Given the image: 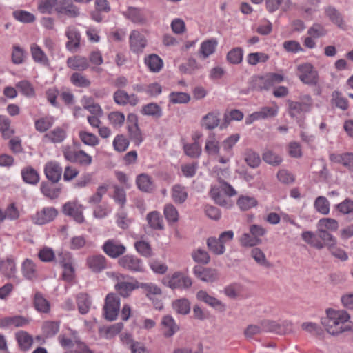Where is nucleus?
Returning <instances> with one entry per match:
<instances>
[{
  "label": "nucleus",
  "instance_id": "obj_23",
  "mask_svg": "<svg viewBox=\"0 0 353 353\" xmlns=\"http://www.w3.org/2000/svg\"><path fill=\"white\" fill-rule=\"evenodd\" d=\"M30 323L28 318L22 316H6L0 319V327H25Z\"/></svg>",
  "mask_w": 353,
  "mask_h": 353
},
{
  "label": "nucleus",
  "instance_id": "obj_20",
  "mask_svg": "<svg viewBox=\"0 0 353 353\" xmlns=\"http://www.w3.org/2000/svg\"><path fill=\"white\" fill-rule=\"evenodd\" d=\"M325 14L329 20L342 30H346V23L342 14L334 6H329L325 8Z\"/></svg>",
  "mask_w": 353,
  "mask_h": 353
},
{
  "label": "nucleus",
  "instance_id": "obj_30",
  "mask_svg": "<svg viewBox=\"0 0 353 353\" xmlns=\"http://www.w3.org/2000/svg\"><path fill=\"white\" fill-rule=\"evenodd\" d=\"M188 195V192L185 186L180 184H176L172 186L171 190V196L175 203H183L186 201Z\"/></svg>",
  "mask_w": 353,
  "mask_h": 353
},
{
  "label": "nucleus",
  "instance_id": "obj_29",
  "mask_svg": "<svg viewBox=\"0 0 353 353\" xmlns=\"http://www.w3.org/2000/svg\"><path fill=\"white\" fill-rule=\"evenodd\" d=\"M336 210L343 215L347 216L348 221H353V200L346 198L336 205Z\"/></svg>",
  "mask_w": 353,
  "mask_h": 353
},
{
  "label": "nucleus",
  "instance_id": "obj_42",
  "mask_svg": "<svg viewBox=\"0 0 353 353\" xmlns=\"http://www.w3.org/2000/svg\"><path fill=\"white\" fill-rule=\"evenodd\" d=\"M236 204L241 210L248 211L250 209L256 207L258 204V201L254 196L242 195L239 197Z\"/></svg>",
  "mask_w": 353,
  "mask_h": 353
},
{
  "label": "nucleus",
  "instance_id": "obj_39",
  "mask_svg": "<svg viewBox=\"0 0 353 353\" xmlns=\"http://www.w3.org/2000/svg\"><path fill=\"white\" fill-rule=\"evenodd\" d=\"M216 46L217 41L216 39H212L204 41L201 44L199 53L203 59H206L214 52Z\"/></svg>",
  "mask_w": 353,
  "mask_h": 353
},
{
  "label": "nucleus",
  "instance_id": "obj_38",
  "mask_svg": "<svg viewBox=\"0 0 353 353\" xmlns=\"http://www.w3.org/2000/svg\"><path fill=\"white\" fill-rule=\"evenodd\" d=\"M11 121L4 115H0V132L3 139H10L14 134V130L11 127Z\"/></svg>",
  "mask_w": 353,
  "mask_h": 353
},
{
  "label": "nucleus",
  "instance_id": "obj_57",
  "mask_svg": "<svg viewBox=\"0 0 353 353\" xmlns=\"http://www.w3.org/2000/svg\"><path fill=\"white\" fill-rule=\"evenodd\" d=\"M72 83L80 88H88L90 85L91 81L79 72H74L70 77Z\"/></svg>",
  "mask_w": 353,
  "mask_h": 353
},
{
  "label": "nucleus",
  "instance_id": "obj_41",
  "mask_svg": "<svg viewBox=\"0 0 353 353\" xmlns=\"http://www.w3.org/2000/svg\"><path fill=\"white\" fill-rule=\"evenodd\" d=\"M261 325L262 326L261 329L265 332H274L280 334L284 332L281 325L273 320L264 319L261 321Z\"/></svg>",
  "mask_w": 353,
  "mask_h": 353
},
{
  "label": "nucleus",
  "instance_id": "obj_19",
  "mask_svg": "<svg viewBox=\"0 0 353 353\" xmlns=\"http://www.w3.org/2000/svg\"><path fill=\"white\" fill-rule=\"evenodd\" d=\"M56 11L72 18L80 15L79 8L73 3L72 0H60Z\"/></svg>",
  "mask_w": 353,
  "mask_h": 353
},
{
  "label": "nucleus",
  "instance_id": "obj_58",
  "mask_svg": "<svg viewBox=\"0 0 353 353\" xmlns=\"http://www.w3.org/2000/svg\"><path fill=\"white\" fill-rule=\"evenodd\" d=\"M243 51L241 48H234L228 52L227 60L232 64H239L243 60Z\"/></svg>",
  "mask_w": 353,
  "mask_h": 353
},
{
  "label": "nucleus",
  "instance_id": "obj_6",
  "mask_svg": "<svg viewBox=\"0 0 353 353\" xmlns=\"http://www.w3.org/2000/svg\"><path fill=\"white\" fill-rule=\"evenodd\" d=\"M289 114L292 117H297L302 113L310 111L312 106V99L310 96L303 97L299 101L288 100Z\"/></svg>",
  "mask_w": 353,
  "mask_h": 353
},
{
  "label": "nucleus",
  "instance_id": "obj_26",
  "mask_svg": "<svg viewBox=\"0 0 353 353\" xmlns=\"http://www.w3.org/2000/svg\"><path fill=\"white\" fill-rule=\"evenodd\" d=\"M66 63L68 68L77 71H84L90 67L88 59L81 55L69 57Z\"/></svg>",
  "mask_w": 353,
  "mask_h": 353
},
{
  "label": "nucleus",
  "instance_id": "obj_40",
  "mask_svg": "<svg viewBox=\"0 0 353 353\" xmlns=\"http://www.w3.org/2000/svg\"><path fill=\"white\" fill-rule=\"evenodd\" d=\"M270 87H272V85L270 84V81L269 80L268 74H266L265 76H255L252 78V89L258 91H261L263 90H267Z\"/></svg>",
  "mask_w": 353,
  "mask_h": 353
},
{
  "label": "nucleus",
  "instance_id": "obj_5",
  "mask_svg": "<svg viewBox=\"0 0 353 353\" xmlns=\"http://www.w3.org/2000/svg\"><path fill=\"white\" fill-rule=\"evenodd\" d=\"M103 310L105 319L110 321H114L117 318L120 310L119 296L114 293L108 294L105 299Z\"/></svg>",
  "mask_w": 353,
  "mask_h": 353
},
{
  "label": "nucleus",
  "instance_id": "obj_16",
  "mask_svg": "<svg viewBox=\"0 0 353 353\" xmlns=\"http://www.w3.org/2000/svg\"><path fill=\"white\" fill-rule=\"evenodd\" d=\"M68 41L65 46L70 52H76L80 46L81 34L74 26H68L65 31Z\"/></svg>",
  "mask_w": 353,
  "mask_h": 353
},
{
  "label": "nucleus",
  "instance_id": "obj_22",
  "mask_svg": "<svg viewBox=\"0 0 353 353\" xmlns=\"http://www.w3.org/2000/svg\"><path fill=\"white\" fill-rule=\"evenodd\" d=\"M123 14L134 23L143 25L147 22L143 10L139 8L130 6L125 12H123Z\"/></svg>",
  "mask_w": 353,
  "mask_h": 353
},
{
  "label": "nucleus",
  "instance_id": "obj_63",
  "mask_svg": "<svg viewBox=\"0 0 353 353\" xmlns=\"http://www.w3.org/2000/svg\"><path fill=\"white\" fill-rule=\"evenodd\" d=\"M245 161L251 168H256L261 163L259 155L252 150H246L245 153Z\"/></svg>",
  "mask_w": 353,
  "mask_h": 353
},
{
  "label": "nucleus",
  "instance_id": "obj_44",
  "mask_svg": "<svg viewBox=\"0 0 353 353\" xmlns=\"http://www.w3.org/2000/svg\"><path fill=\"white\" fill-rule=\"evenodd\" d=\"M34 305L35 309L40 312L48 313L50 311L49 302L39 292H36L34 294Z\"/></svg>",
  "mask_w": 353,
  "mask_h": 353
},
{
  "label": "nucleus",
  "instance_id": "obj_18",
  "mask_svg": "<svg viewBox=\"0 0 353 353\" xmlns=\"http://www.w3.org/2000/svg\"><path fill=\"white\" fill-rule=\"evenodd\" d=\"M196 298L198 300L204 302L209 306L218 310L220 312H224L226 309L225 305L220 300L210 295L205 290H199L196 293Z\"/></svg>",
  "mask_w": 353,
  "mask_h": 353
},
{
  "label": "nucleus",
  "instance_id": "obj_13",
  "mask_svg": "<svg viewBox=\"0 0 353 353\" xmlns=\"http://www.w3.org/2000/svg\"><path fill=\"white\" fill-rule=\"evenodd\" d=\"M194 274L200 280L213 283L219 279V273L216 269L196 265L193 269Z\"/></svg>",
  "mask_w": 353,
  "mask_h": 353
},
{
  "label": "nucleus",
  "instance_id": "obj_56",
  "mask_svg": "<svg viewBox=\"0 0 353 353\" xmlns=\"http://www.w3.org/2000/svg\"><path fill=\"white\" fill-rule=\"evenodd\" d=\"M129 144V140L123 134L117 135L112 143L114 149L119 152H125L128 149Z\"/></svg>",
  "mask_w": 353,
  "mask_h": 353
},
{
  "label": "nucleus",
  "instance_id": "obj_2",
  "mask_svg": "<svg viewBox=\"0 0 353 353\" xmlns=\"http://www.w3.org/2000/svg\"><path fill=\"white\" fill-rule=\"evenodd\" d=\"M301 237L305 242L318 250L325 247L332 248L336 245V238L323 228H318L315 233L311 231L303 232Z\"/></svg>",
  "mask_w": 353,
  "mask_h": 353
},
{
  "label": "nucleus",
  "instance_id": "obj_12",
  "mask_svg": "<svg viewBox=\"0 0 353 353\" xmlns=\"http://www.w3.org/2000/svg\"><path fill=\"white\" fill-rule=\"evenodd\" d=\"M129 46L132 52L141 53L147 46V39L141 32L134 30L129 36Z\"/></svg>",
  "mask_w": 353,
  "mask_h": 353
},
{
  "label": "nucleus",
  "instance_id": "obj_64",
  "mask_svg": "<svg viewBox=\"0 0 353 353\" xmlns=\"http://www.w3.org/2000/svg\"><path fill=\"white\" fill-rule=\"evenodd\" d=\"M59 330V325L55 321H46L42 326V330L46 337L54 336Z\"/></svg>",
  "mask_w": 353,
  "mask_h": 353
},
{
  "label": "nucleus",
  "instance_id": "obj_15",
  "mask_svg": "<svg viewBox=\"0 0 353 353\" xmlns=\"http://www.w3.org/2000/svg\"><path fill=\"white\" fill-rule=\"evenodd\" d=\"M113 100L119 105L129 104L135 106L139 103V98L135 94H129L123 89H118L113 94Z\"/></svg>",
  "mask_w": 353,
  "mask_h": 353
},
{
  "label": "nucleus",
  "instance_id": "obj_61",
  "mask_svg": "<svg viewBox=\"0 0 353 353\" xmlns=\"http://www.w3.org/2000/svg\"><path fill=\"white\" fill-rule=\"evenodd\" d=\"M269 59V56L263 52H252L247 57V61L251 65H256L259 63H265Z\"/></svg>",
  "mask_w": 353,
  "mask_h": 353
},
{
  "label": "nucleus",
  "instance_id": "obj_52",
  "mask_svg": "<svg viewBox=\"0 0 353 353\" xmlns=\"http://www.w3.org/2000/svg\"><path fill=\"white\" fill-rule=\"evenodd\" d=\"M12 15L17 21L23 23H31L36 19L35 16L32 13L22 10L14 11Z\"/></svg>",
  "mask_w": 353,
  "mask_h": 353
},
{
  "label": "nucleus",
  "instance_id": "obj_33",
  "mask_svg": "<svg viewBox=\"0 0 353 353\" xmlns=\"http://www.w3.org/2000/svg\"><path fill=\"white\" fill-rule=\"evenodd\" d=\"M30 52L32 59L36 63H41L43 65H49L48 57L37 44L33 43L31 45Z\"/></svg>",
  "mask_w": 353,
  "mask_h": 353
},
{
  "label": "nucleus",
  "instance_id": "obj_43",
  "mask_svg": "<svg viewBox=\"0 0 353 353\" xmlns=\"http://www.w3.org/2000/svg\"><path fill=\"white\" fill-rule=\"evenodd\" d=\"M40 189L42 194L50 199L58 198L61 191V188L52 186L45 182L41 183Z\"/></svg>",
  "mask_w": 353,
  "mask_h": 353
},
{
  "label": "nucleus",
  "instance_id": "obj_24",
  "mask_svg": "<svg viewBox=\"0 0 353 353\" xmlns=\"http://www.w3.org/2000/svg\"><path fill=\"white\" fill-rule=\"evenodd\" d=\"M136 185L138 189L143 192L150 193L154 190V183L152 178L145 173L137 176Z\"/></svg>",
  "mask_w": 353,
  "mask_h": 353
},
{
  "label": "nucleus",
  "instance_id": "obj_59",
  "mask_svg": "<svg viewBox=\"0 0 353 353\" xmlns=\"http://www.w3.org/2000/svg\"><path fill=\"white\" fill-rule=\"evenodd\" d=\"M54 123V119L51 117H46L39 119L35 121V128L40 132H46Z\"/></svg>",
  "mask_w": 353,
  "mask_h": 353
},
{
  "label": "nucleus",
  "instance_id": "obj_8",
  "mask_svg": "<svg viewBox=\"0 0 353 353\" xmlns=\"http://www.w3.org/2000/svg\"><path fill=\"white\" fill-rule=\"evenodd\" d=\"M58 215V210L54 207H45L31 216L35 225H42L53 221Z\"/></svg>",
  "mask_w": 353,
  "mask_h": 353
},
{
  "label": "nucleus",
  "instance_id": "obj_46",
  "mask_svg": "<svg viewBox=\"0 0 353 353\" xmlns=\"http://www.w3.org/2000/svg\"><path fill=\"white\" fill-rule=\"evenodd\" d=\"M23 181L30 184L35 185L39 181L38 172L31 167L23 168L21 171Z\"/></svg>",
  "mask_w": 353,
  "mask_h": 353
},
{
  "label": "nucleus",
  "instance_id": "obj_9",
  "mask_svg": "<svg viewBox=\"0 0 353 353\" xmlns=\"http://www.w3.org/2000/svg\"><path fill=\"white\" fill-rule=\"evenodd\" d=\"M83 211V206L77 201H68L62 208V212L65 215L70 216L79 223L85 221Z\"/></svg>",
  "mask_w": 353,
  "mask_h": 353
},
{
  "label": "nucleus",
  "instance_id": "obj_7",
  "mask_svg": "<svg viewBox=\"0 0 353 353\" xmlns=\"http://www.w3.org/2000/svg\"><path fill=\"white\" fill-rule=\"evenodd\" d=\"M299 79L304 83L316 85L319 82L318 72L309 63L300 64L297 67Z\"/></svg>",
  "mask_w": 353,
  "mask_h": 353
},
{
  "label": "nucleus",
  "instance_id": "obj_3",
  "mask_svg": "<svg viewBox=\"0 0 353 353\" xmlns=\"http://www.w3.org/2000/svg\"><path fill=\"white\" fill-rule=\"evenodd\" d=\"M164 285L170 288L172 290L189 289L192 285V279L182 272L177 271L170 276H166L162 280Z\"/></svg>",
  "mask_w": 353,
  "mask_h": 353
},
{
  "label": "nucleus",
  "instance_id": "obj_50",
  "mask_svg": "<svg viewBox=\"0 0 353 353\" xmlns=\"http://www.w3.org/2000/svg\"><path fill=\"white\" fill-rule=\"evenodd\" d=\"M185 154L191 158H199L202 152L201 146L198 141L192 143H187L183 146Z\"/></svg>",
  "mask_w": 353,
  "mask_h": 353
},
{
  "label": "nucleus",
  "instance_id": "obj_32",
  "mask_svg": "<svg viewBox=\"0 0 353 353\" xmlns=\"http://www.w3.org/2000/svg\"><path fill=\"white\" fill-rule=\"evenodd\" d=\"M144 62L150 71L152 72H159L163 65V60L155 54L147 56L144 59Z\"/></svg>",
  "mask_w": 353,
  "mask_h": 353
},
{
  "label": "nucleus",
  "instance_id": "obj_11",
  "mask_svg": "<svg viewBox=\"0 0 353 353\" xmlns=\"http://www.w3.org/2000/svg\"><path fill=\"white\" fill-rule=\"evenodd\" d=\"M103 251L110 258L117 259L126 252L125 246L115 239L107 240L102 246Z\"/></svg>",
  "mask_w": 353,
  "mask_h": 353
},
{
  "label": "nucleus",
  "instance_id": "obj_45",
  "mask_svg": "<svg viewBox=\"0 0 353 353\" xmlns=\"http://www.w3.org/2000/svg\"><path fill=\"white\" fill-rule=\"evenodd\" d=\"M22 274L23 276L28 279L32 280L37 276L36 265L30 259H26L22 263Z\"/></svg>",
  "mask_w": 353,
  "mask_h": 353
},
{
  "label": "nucleus",
  "instance_id": "obj_34",
  "mask_svg": "<svg viewBox=\"0 0 353 353\" xmlns=\"http://www.w3.org/2000/svg\"><path fill=\"white\" fill-rule=\"evenodd\" d=\"M279 107L275 103L272 107L265 106L261 108L259 111L252 113L254 119H267L269 117H274L278 114Z\"/></svg>",
  "mask_w": 353,
  "mask_h": 353
},
{
  "label": "nucleus",
  "instance_id": "obj_37",
  "mask_svg": "<svg viewBox=\"0 0 353 353\" xmlns=\"http://www.w3.org/2000/svg\"><path fill=\"white\" fill-rule=\"evenodd\" d=\"M219 143L214 133H210L206 139L205 152L209 155H218L219 154Z\"/></svg>",
  "mask_w": 353,
  "mask_h": 353
},
{
  "label": "nucleus",
  "instance_id": "obj_4",
  "mask_svg": "<svg viewBox=\"0 0 353 353\" xmlns=\"http://www.w3.org/2000/svg\"><path fill=\"white\" fill-rule=\"evenodd\" d=\"M62 152L67 161L81 166L88 167L92 162V158L90 154L81 150H75L70 145L63 146Z\"/></svg>",
  "mask_w": 353,
  "mask_h": 353
},
{
  "label": "nucleus",
  "instance_id": "obj_35",
  "mask_svg": "<svg viewBox=\"0 0 353 353\" xmlns=\"http://www.w3.org/2000/svg\"><path fill=\"white\" fill-rule=\"evenodd\" d=\"M220 123L219 112H209L203 117L201 125L207 130L216 128Z\"/></svg>",
  "mask_w": 353,
  "mask_h": 353
},
{
  "label": "nucleus",
  "instance_id": "obj_48",
  "mask_svg": "<svg viewBox=\"0 0 353 353\" xmlns=\"http://www.w3.org/2000/svg\"><path fill=\"white\" fill-rule=\"evenodd\" d=\"M146 219L152 229L162 230L163 228V220L159 212L153 211L148 213Z\"/></svg>",
  "mask_w": 353,
  "mask_h": 353
},
{
  "label": "nucleus",
  "instance_id": "obj_36",
  "mask_svg": "<svg viewBox=\"0 0 353 353\" xmlns=\"http://www.w3.org/2000/svg\"><path fill=\"white\" fill-rule=\"evenodd\" d=\"M15 336L21 350L26 351L31 347L33 339L27 332L19 331L16 333Z\"/></svg>",
  "mask_w": 353,
  "mask_h": 353
},
{
  "label": "nucleus",
  "instance_id": "obj_47",
  "mask_svg": "<svg viewBox=\"0 0 353 353\" xmlns=\"http://www.w3.org/2000/svg\"><path fill=\"white\" fill-rule=\"evenodd\" d=\"M206 244L210 251L216 255H221L225 252V247L223 246L218 241V238L214 236L209 237L207 239Z\"/></svg>",
  "mask_w": 353,
  "mask_h": 353
},
{
  "label": "nucleus",
  "instance_id": "obj_25",
  "mask_svg": "<svg viewBox=\"0 0 353 353\" xmlns=\"http://www.w3.org/2000/svg\"><path fill=\"white\" fill-rule=\"evenodd\" d=\"M161 325L163 334L165 338L172 336L179 330L174 319L170 315L164 316L162 318Z\"/></svg>",
  "mask_w": 353,
  "mask_h": 353
},
{
  "label": "nucleus",
  "instance_id": "obj_55",
  "mask_svg": "<svg viewBox=\"0 0 353 353\" xmlns=\"http://www.w3.org/2000/svg\"><path fill=\"white\" fill-rule=\"evenodd\" d=\"M141 113L145 115L152 116L159 118L162 116L161 107L155 103H150L143 106Z\"/></svg>",
  "mask_w": 353,
  "mask_h": 353
},
{
  "label": "nucleus",
  "instance_id": "obj_10",
  "mask_svg": "<svg viewBox=\"0 0 353 353\" xmlns=\"http://www.w3.org/2000/svg\"><path fill=\"white\" fill-rule=\"evenodd\" d=\"M119 265L125 270L133 272H142L144 270L141 259L132 254L121 256L118 261Z\"/></svg>",
  "mask_w": 353,
  "mask_h": 353
},
{
  "label": "nucleus",
  "instance_id": "obj_1",
  "mask_svg": "<svg viewBox=\"0 0 353 353\" xmlns=\"http://www.w3.org/2000/svg\"><path fill=\"white\" fill-rule=\"evenodd\" d=\"M327 316L322 319V324L328 333L336 335L347 331H353V323L349 321L350 315L345 310L327 309Z\"/></svg>",
  "mask_w": 353,
  "mask_h": 353
},
{
  "label": "nucleus",
  "instance_id": "obj_31",
  "mask_svg": "<svg viewBox=\"0 0 353 353\" xmlns=\"http://www.w3.org/2000/svg\"><path fill=\"white\" fill-rule=\"evenodd\" d=\"M0 272L8 279L16 277V265L11 259L0 261Z\"/></svg>",
  "mask_w": 353,
  "mask_h": 353
},
{
  "label": "nucleus",
  "instance_id": "obj_27",
  "mask_svg": "<svg viewBox=\"0 0 353 353\" xmlns=\"http://www.w3.org/2000/svg\"><path fill=\"white\" fill-rule=\"evenodd\" d=\"M66 137V130L62 127H56L53 130L46 133L43 136V139L46 141H49L52 143H62Z\"/></svg>",
  "mask_w": 353,
  "mask_h": 353
},
{
  "label": "nucleus",
  "instance_id": "obj_60",
  "mask_svg": "<svg viewBox=\"0 0 353 353\" xmlns=\"http://www.w3.org/2000/svg\"><path fill=\"white\" fill-rule=\"evenodd\" d=\"M129 137L130 140L136 145H139L143 139L142 132L139 125L137 126H128L127 128Z\"/></svg>",
  "mask_w": 353,
  "mask_h": 353
},
{
  "label": "nucleus",
  "instance_id": "obj_17",
  "mask_svg": "<svg viewBox=\"0 0 353 353\" xmlns=\"http://www.w3.org/2000/svg\"><path fill=\"white\" fill-rule=\"evenodd\" d=\"M62 168L55 161L46 163L44 167V173L46 178L53 183L59 181L62 175Z\"/></svg>",
  "mask_w": 353,
  "mask_h": 353
},
{
  "label": "nucleus",
  "instance_id": "obj_28",
  "mask_svg": "<svg viewBox=\"0 0 353 353\" xmlns=\"http://www.w3.org/2000/svg\"><path fill=\"white\" fill-rule=\"evenodd\" d=\"M139 287V284L137 281H120L118 282L114 286L115 290L119 293V294L125 298L128 297L131 292Z\"/></svg>",
  "mask_w": 353,
  "mask_h": 353
},
{
  "label": "nucleus",
  "instance_id": "obj_62",
  "mask_svg": "<svg viewBox=\"0 0 353 353\" xmlns=\"http://www.w3.org/2000/svg\"><path fill=\"white\" fill-rule=\"evenodd\" d=\"M317 227L325 230L336 231L339 228V223L336 219L332 218H322L319 221Z\"/></svg>",
  "mask_w": 353,
  "mask_h": 353
},
{
  "label": "nucleus",
  "instance_id": "obj_51",
  "mask_svg": "<svg viewBox=\"0 0 353 353\" xmlns=\"http://www.w3.org/2000/svg\"><path fill=\"white\" fill-rule=\"evenodd\" d=\"M330 205V202L327 199L323 196H318L314 203L316 210L323 215L329 214Z\"/></svg>",
  "mask_w": 353,
  "mask_h": 353
},
{
  "label": "nucleus",
  "instance_id": "obj_53",
  "mask_svg": "<svg viewBox=\"0 0 353 353\" xmlns=\"http://www.w3.org/2000/svg\"><path fill=\"white\" fill-rule=\"evenodd\" d=\"M172 306L178 314H188L190 311V301L185 298L176 300L173 302Z\"/></svg>",
  "mask_w": 353,
  "mask_h": 353
},
{
  "label": "nucleus",
  "instance_id": "obj_14",
  "mask_svg": "<svg viewBox=\"0 0 353 353\" xmlns=\"http://www.w3.org/2000/svg\"><path fill=\"white\" fill-rule=\"evenodd\" d=\"M60 263L63 268L62 278L66 281H72L74 277V268L72 265L71 254L68 252L59 254Z\"/></svg>",
  "mask_w": 353,
  "mask_h": 353
},
{
  "label": "nucleus",
  "instance_id": "obj_49",
  "mask_svg": "<svg viewBox=\"0 0 353 353\" xmlns=\"http://www.w3.org/2000/svg\"><path fill=\"white\" fill-rule=\"evenodd\" d=\"M78 310L81 314H85L89 312L91 306V300L87 294H80L77 297Z\"/></svg>",
  "mask_w": 353,
  "mask_h": 353
},
{
  "label": "nucleus",
  "instance_id": "obj_21",
  "mask_svg": "<svg viewBox=\"0 0 353 353\" xmlns=\"http://www.w3.org/2000/svg\"><path fill=\"white\" fill-rule=\"evenodd\" d=\"M86 265L93 272H100L107 268V259L102 254L89 256L86 259Z\"/></svg>",
  "mask_w": 353,
  "mask_h": 353
},
{
  "label": "nucleus",
  "instance_id": "obj_54",
  "mask_svg": "<svg viewBox=\"0 0 353 353\" xmlns=\"http://www.w3.org/2000/svg\"><path fill=\"white\" fill-rule=\"evenodd\" d=\"M134 248L141 256L149 258L153 254L150 244L145 241H138L134 243Z\"/></svg>",
  "mask_w": 353,
  "mask_h": 353
}]
</instances>
